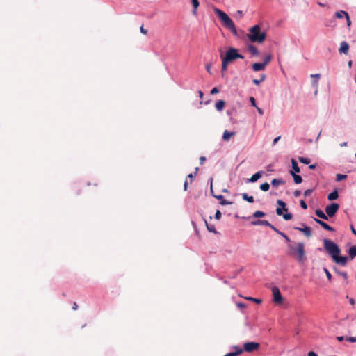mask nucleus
<instances>
[{
    "label": "nucleus",
    "mask_w": 356,
    "mask_h": 356,
    "mask_svg": "<svg viewBox=\"0 0 356 356\" xmlns=\"http://www.w3.org/2000/svg\"><path fill=\"white\" fill-rule=\"evenodd\" d=\"M221 216H222V213L220 212V210H217L216 213H215V216H214V218L216 220H220V218H221Z\"/></svg>",
    "instance_id": "nucleus-42"
},
{
    "label": "nucleus",
    "mask_w": 356,
    "mask_h": 356,
    "mask_svg": "<svg viewBox=\"0 0 356 356\" xmlns=\"http://www.w3.org/2000/svg\"><path fill=\"white\" fill-rule=\"evenodd\" d=\"M320 76H321L320 74H315L311 75V77L312 79H314L312 81V86L314 87L318 88V79H319Z\"/></svg>",
    "instance_id": "nucleus-24"
},
{
    "label": "nucleus",
    "mask_w": 356,
    "mask_h": 356,
    "mask_svg": "<svg viewBox=\"0 0 356 356\" xmlns=\"http://www.w3.org/2000/svg\"><path fill=\"white\" fill-rule=\"evenodd\" d=\"M335 16L338 19H342L343 17L348 18V14L347 12L343 10H339L335 13Z\"/></svg>",
    "instance_id": "nucleus-26"
},
{
    "label": "nucleus",
    "mask_w": 356,
    "mask_h": 356,
    "mask_svg": "<svg viewBox=\"0 0 356 356\" xmlns=\"http://www.w3.org/2000/svg\"><path fill=\"white\" fill-rule=\"evenodd\" d=\"M213 10L222 21L224 26L227 28L234 35H237V31L232 19L222 10L214 8Z\"/></svg>",
    "instance_id": "nucleus-3"
},
{
    "label": "nucleus",
    "mask_w": 356,
    "mask_h": 356,
    "mask_svg": "<svg viewBox=\"0 0 356 356\" xmlns=\"http://www.w3.org/2000/svg\"><path fill=\"white\" fill-rule=\"evenodd\" d=\"M266 66L263 64V63H254L252 64V70L254 72H259L264 70Z\"/></svg>",
    "instance_id": "nucleus-19"
},
{
    "label": "nucleus",
    "mask_w": 356,
    "mask_h": 356,
    "mask_svg": "<svg viewBox=\"0 0 356 356\" xmlns=\"http://www.w3.org/2000/svg\"><path fill=\"white\" fill-rule=\"evenodd\" d=\"M196 175V172H193V173H190L188 175V177L191 179V181H192L193 179L194 178V177Z\"/></svg>",
    "instance_id": "nucleus-52"
},
{
    "label": "nucleus",
    "mask_w": 356,
    "mask_h": 356,
    "mask_svg": "<svg viewBox=\"0 0 356 356\" xmlns=\"http://www.w3.org/2000/svg\"><path fill=\"white\" fill-rule=\"evenodd\" d=\"M260 189L263 191H268L270 189V184L267 182L263 183L260 185Z\"/></svg>",
    "instance_id": "nucleus-34"
},
{
    "label": "nucleus",
    "mask_w": 356,
    "mask_h": 356,
    "mask_svg": "<svg viewBox=\"0 0 356 356\" xmlns=\"http://www.w3.org/2000/svg\"><path fill=\"white\" fill-rule=\"evenodd\" d=\"M204 220V222H205V225H206V227H207V230L209 232H212V233H214V234H218V232L216 231V228H215V226L213 225H209L207 220Z\"/></svg>",
    "instance_id": "nucleus-28"
},
{
    "label": "nucleus",
    "mask_w": 356,
    "mask_h": 356,
    "mask_svg": "<svg viewBox=\"0 0 356 356\" xmlns=\"http://www.w3.org/2000/svg\"><path fill=\"white\" fill-rule=\"evenodd\" d=\"M225 105V101L220 99L216 102L215 106L218 111H222L224 108Z\"/></svg>",
    "instance_id": "nucleus-29"
},
{
    "label": "nucleus",
    "mask_w": 356,
    "mask_h": 356,
    "mask_svg": "<svg viewBox=\"0 0 356 356\" xmlns=\"http://www.w3.org/2000/svg\"><path fill=\"white\" fill-rule=\"evenodd\" d=\"M250 104H251V106H253V107H257V102H256V99H254V97H250Z\"/></svg>",
    "instance_id": "nucleus-40"
},
{
    "label": "nucleus",
    "mask_w": 356,
    "mask_h": 356,
    "mask_svg": "<svg viewBox=\"0 0 356 356\" xmlns=\"http://www.w3.org/2000/svg\"><path fill=\"white\" fill-rule=\"evenodd\" d=\"M285 182L282 179H273L271 181V184L273 186H277L280 184H284Z\"/></svg>",
    "instance_id": "nucleus-32"
},
{
    "label": "nucleus",
    "mask_w": 356,
    "mask_h": 356,
    "mask_svg": "<svg viewBox=\"0 0 356 356\" xmlns=\"http://www.w3.org/2000/svg\"><path fill=\"white\" fill-rule=\"evenodd\" d=\"M346 340L351 343H355L356 342V337H348L346 338Z\"/></svg>",
    "instance_id": "nucleus-44"
},
{
    "label": "nucleus",
    "mask_w": 356,
    "mask_h": 356,
    "mask_svg": "<svg viewBox=\"0 0 356 356\" xmlns=\"http://www.w3.org/2000/svg\"><path fill=\"white\" fill-rule=\"evenodd\" d=\"M235 135L234 131H229L225 130L222 134V140L225 141H229L230 138Z\"/></svg>",
    "instance_id": "nucleus-21"
},
{
    "label": "nucleus",
    "mask_w": 356,
    "mask_h": 356,
    "mask_svg": "<svg viewBox=\"0 0 356 356\" xmlns=\"http://www.w3.org/2000/svg\"><path fill=\"white\" fill-rule=\"evenodd\" d=\"M346 178H347V175H346L337 174L336 175V181H341L346 179Z\"/></svg>",
    "instance_id": "nucleus-36"
},
{
    "label": "nucleus",
    "mask_w": 356,
    "mask_h": 356,
    "mask_svg": "<svg viewBox=\"0 0 356 356\" xmlns=\"http://www.w3.org/2000/svg\"><path fill=\"white\" fill-rule=\"evenodd\" d=\"M291 170H290L289 173L291 175L296 174L300 172V169L298 166V162L294 159H292L291 161Z\"/></svg>",
    "instance_id": "nucleus-15"
},
{
    "label": "nucleus",
    "mask_w": 356,
    "mask_h": 356,
    "mask_svg": "<svg viewBox=\"0 0 356 356\" xmlns=\"http://www.w3.org/2000/svg\"><path fill=\"white\" fill-rule=\"evenodd\" d=\"M206 161V157L205 156H201L200 158V164H202L204 163V161Z\"/></svg>",
    "instance_id": "nucleus-58"
},
{
    "label": "nucleus",
    "mask_w": 356,
    "mask_h": 356,
    "mask_svg": "<svg viewBox=\"0 0 356 356\" xmlns=\"http://www.w3.org/2000/svg\"><path fill=\"white\" fill-rule=\"evenodd\" d=\"M248 49L253 56H258L259 54L258 49L253 44H249Z\"/></svg>",
    "instance_id": "nucleus-25"
},
{
    "label": "nucleus",
    "mask_w": 356,
    "mask_h": 356,
    "mask_svg": "<svg viewBox=\"0 0 356 356\" xmlns=\"http://www.w3.org/2000/svg\"><path fill=\"white\" fill-rule=\"evenodd\" d=\"M293 178V181L296 184H299L300 183H302V178L300 175H298L297 173L296 174H293V175H291Z\"/></svg>",
    "instance_id": "nucleus-30"
},
{
    "label": "nucleus",
    "mask_w": 356,
    "mask_h": 356,
    "mask_svg": "<svg viewBox=\"0 0 356 356\" xmlns=\"http://www.w3.org/2000/svg\"><path fill=\"white\" fill-rule=\"evenodd\" d=\"M256 108H257V109L258 113H259L260 115H263V114H264V111H263L261 108H259V107H257V106Z\"/></svg>",
    "instance_id": "nucleus-61"
},
{
    "label": "nucleus",
    "mask_w": 356,
    "mask_h": 356,
    "mask_svg": "<svg viewBox=\"0 0 356 356\" xmlns=\"http://www.w3.org/2000/svg\"><path fill=\"white\" fill-rule=\"evenodd\" d=\"M280 236H281L282 237H283V238H284V239H285V241H286L287 243H289H289H291V239L289 238V236H288L285 233L282 232V233L280 234Z\"/></svg>",
    "instance_id": "nucleus-41"
},
{
    "label": "nucleus",
    "mask_w": 356,
    "mask_h": 356,
    "mask_svg": "<svg viewBox=\"0 0 356 356\" xmlns=\"http://www.w3.org/2000/svg\"><path fill=\"white\" fill-rule=\"evenodd\" d=\"M337 339L338 341H342L344 340V337L339 336V337H337Z\"/></svg>",
    "instance_id": "nucleus-60"
},
{
    "label": "nucleus",
    "mask_w": 356,
    "mask_h": 356,
    "mask_svg": "<svg viewBox=\"0 0 356 356\" xmlns=\"http://www.w3.org/2000/svg\"><path fill=\"white\" fill-rule=\"evenodd\" d=\"M266 33L261 31L260 26L256 24L249 29V33L247 34L248 40L252 42L262 43L266 38Z\"/></svg>",
    "instance_id": "nucleus-2"
},
{
    "label": "nucleus",
    "mask_w": 356,
    "mask_h": 356,
    "mask_svg": "<svg viewBox=\"0 0 356 356\" xmlns=\"http://www.w3.org/2000/svg\"><path fill=\"white\" fill-rule=\"evenodd\" d=\"M349 257L353 259L356 257V245H352L348 250Z\"/></svg>",
    "instance_id": "nucleus-23"
},
{
    "label": "nucleus",
    "mask_w": 356,
    "mask_h": 356,
    "mask_svg": "<svg viewBox=\"0 0 356 356\" xmlns=\"http://www.w3.org/2000/svg\"><path fill=\"white\" fill-rule=\"evenodd\" d=\"M264 174V171H262V170L258 171L256 173H254V175H252V177L246 181V182L247 183H254L259 179H260Z\"/></svg>",
    "instance_id": "nucleus-14"
},
{
    "label": "nucleus",
    "mask_w": 356,
    "mask_h": 356,
    "mask_svg": "<svg viewBox=\"0 0 356 356\" xmlns=\"http://www.w3.org/2000/svg\"><path fill=\"white\" fill-rule=\"evenodd\" d=\"M348 49H349V44L345 41L342 42L340 44V47L339 49V52L343 53L344 54H347L348 52Z\"/></svg>",
    "instance_id": "nucleus-17"
},
{
    "label": "nucleus",
    "mask_w": 356,
    "mask_h": 356,
    "mask_svg": "<svg viewBox=\"0 0 356 356\" xmlns=\"http://www.w3.org/2000/svg\"><path fill=\"white\" fill-rule=\"evenodd\" d=\"M315 214L316 216L321 218V220H328V218H327V216L326 214V213H324L321 209H318L315 211Z\"/></svg>",
    "instance_id": "nucleus-18"
},
{
    "label": "nucleus",
    "mask_w": 356,
    "mask_h": 356,
    "mask_svg": "<svg viewBox=\"0 0 356 356\" xmlns=\"http://www.w3.org/2000/svg\"><path fill=\"white\" fill-rule=\"evenodd\" d=\"M245 299L248 300H250V301H252V302H256L257 304H259V303L261 302V299L256 298L246 297Z\"/></svg>",
    "instance_id": "nucleus-39"
},
{
    "label": "nucleus",
    "mask_w": 356,
    "mask_h": 356,
    "mask_svg": "<svg viewBox=\"0 0 356 356\" xmlns=\"http://www.w3.org/2000/svg\"><path fill=\"white\" fill-rule=\"evenodd\" d=\"M339 204L336 202H332L327 205L325 208V212L326 213L327 218H332L334 216L339 210Z\"/></svg>",
    "instance_id": "nucleus-6"
},
{
    "label": "nucleus",
    "mask_w": 356,
    "mask_h": 356,
    "mask_svg": "<svg viewBox=\"0 0 356 356\" xmlns=\"http://www.w3.org/2000/svg\"><path fill=\"white\" fill-rule=\"evenodd\" d=\"M252 82H253V83H254V85L258 86V85H259V84H260V83L261 82V80L254 79H253V80H252Z\"/></svg>",
    "instance_id": "nucleus-51"
},
{
    "label": "nucleus",
    "mask_w": 356,
    "mask_h": 356,
    "mask_svg": "<svg viewBox=\"0 0 356 356\" xmlns=\"http://www.w3.org/2000/svg\"><path fill=\"white\" fill-rule=\"evenodd\" d=\"M220 58L222 59V69L221 72L223 73L227 70V65L229 63L234 60L241 58H244V56L238 53V50L234 47H229L225 55L220 54Z\"/></svg>",
    "instance_id": "nucleus-1"
},
{
    "label": "nucleus",
    "mask_w": 356,
    "mask_h": 356,
    "mask_svg": "<svg viewBox=\"0 0 356 356\" xmlns=\"http://www.w3.org/2000/svg\"><path fill=\"white\" fill-rule=\"evenodd\" d=\"M234 348L236 349V351L229 352V353H227L226 355H225L224 356H238L240 354H241L243 352V349H241L238 346H234Z\"/></svg>",
    "instance_id": "nucleus-20"
},
{
    "label": "nucleus",
    "mask_w": 356,
    "mask_h": 356,
    "mask_svg": "<svg viewBox=\"0 0 356 356\" xmlns=\"http://www.w3.org/2000/svg\"><path fill=\"white\" fill-rule=\"evenodd\" d=\"M309 168L310 170H314L316 168V164H311L309 165Z\"/></svg>",
    "instance_id": "nucleus-59"
},
{
    "label": "nucleus",
    "mask_w": 356,
    "mask_h": 356,
    "mask_svg": "<svg viewBox=\"0 0 356 356\" xmlns=\"http://www.w3.org/2000/svg\"><path fill=\"white\" fill-rule=\"evenodd\" d=\"M252 225H263L270 227L271 226V223H270L268 220H260L257 219L251 222Z\"/></svg>",
    "instance_id": "nucleus-16"
},
{
    "label": "nucleus",
    "mask_w": 356,
    "mask_h": 356,
    "mask_svg": "<svg viewBox=\"0 0 356 356\" xmlns=\"http://www.w3.org/2000/svg\"><path fill=\"white\" fill-rule=\"evenodd\" d=\"M298 160L303 164H309L310 163V159L307 157L300 156L298 158Z\"/></svg>",
    "instance_id": "nucleus-35"
},
{
    "label": "nucleus",
    "mask_w": 356,
    "mask_h": 356,
    "mask_svg": "<svg viewBox=\"0 0 356 356\" xmlns=\"http://www.w3.org/2000/svg\"><path fill=\"white\" fill-rule=\"evenodd\" d=\"M300 195H301V191H299V190H296V191H294V196H295V197H297L300 196Z\"/></svg>",
    "instance_id": "nucleus-53"
},
{
    "label": "nucleus",
    "mask_w": 356,
    "mask_h": 356,
    "mask_svg": "<svg viewBox=\"0 0 356 356\" xmlns=\"http://www.w3.org/2000/svg\"><path fill=\"white\" fill-rule=\"evenodd\" d=\"M323 245L325 250L332 259H335V257L341 252L339 245L332 240L324 238Z\"/></svg>",
    "instance_id": "nucleus-5"
},
{
    "label": "nucleus",
    "mask_w": 356,
    "mask_h": 356,
    "mask_svg": "<svg viewBox=\"0 0 356 356\" xmlns=\"http://www.w3.org/2000/svg\"><path fill=\"white\" fill-rule=\"evenodd\" d=\"M350 229L352 233L356 236V229L354 228V227L351 225H350Z\"/></svg>",
    "instance_id": "nucleus-56"
},
{
    "label": "nucleus",
    "mask_w": 356,
    "mask_h": 356,
    "mask_svg": "<svg viewBox=\"0 0 356 356\" xmlns=\"http://www.w3.org/2000/svg\"><path fill=\"white\" fill-rule=\"evenodd\" d=\"M272 293L273 297V301L275 303L280 304L282 302L283 298L278 287L273 286L272 288Z\"/></svg>",
    "instance_id": "nucleus-8"
},
{
    "label": "nucleus",
    "mask_w": 356,
    "mask_h": 356,
    "mask_svg": "<svg viewBox=\"0 0 356 356\" xmlns=\"http://www.w3.org/2000/svg\"><path fill=\"white\" fill-rule=\"evenodd\" d=\"M218 92H219V90H218V88H216V87L213 88L211 89V95H216V94H217V93H218Z\"/></svg>",
    "instance_id": "nucleus-49"
},
{
    "label": "nucleus",
    "mask_w": 356,
    "mask_h": 356,
    "mask_svg": "<svg viewBox=\"0 0 356 356\" xmlns=\"http://www.w3.org/2000/svg\"><path fill=\"white\" fill-rule=\"evenodd\" d=\"M191 3L193 6V15H197V9L200 6L199 0H191Z\"/></svg>",
    "instance_id": "nucleus-27"
},
{
    "label": "nucleus",
    "mask_w": 356,
    "mask_h": 356,
    "mask_svg": "<svg viewBox=\"0 0 356 356\" xmlns=\"http://www.w3.org/2000/svg\"><path fill=\"white\" fill-rule=\"evenodd\" d=\"M302 227H295L294 229L302 232L307 237H310L312 236L311 227L307 226L305 223H302Z\"/></svg>",
    "instance_id": "nucleus-11"
},
{
    "label": "nucleus",
    "mask_w": 356,
    "mask_h": 356,
    "mask_svg": "<svg viewBox=\"0 0 356 356\" xmlns=\"http://www.w3.org/2000/svg\"><path fill=\"white\" fill-rule=\"evenodd\" d=\"M300 207L303 209H307V203L304 200H300Z\"/></svg>",
    "instance_id": "nucleus-48"
},
{
    "label": "nucleus",
    "mask_w": 356,
    "mask_h": 356,
    "mask_svg": "<svg viewBox=\"0 0 356 356\" xmlns=\"http://www.w3.org/2000/svg\"><path fill=\"white\" fill-rule=\"evenodd\" d=\"M210 181H211V192L212 193L213 197H214L216 199H217L218 200H220V204L221 205L232 204V202H230V201L225 200L224 199V196L222 195H214L213 194V187H212V181H213V178L212 177L210 178Z\"/></svg>",
    "instance_id": "nucleus-9"
},
{
    "label": "nucleus",
    "mask_w": 356,
    "mask_h": 356,
    "mask_svg": "<svg viewBox=\"0 0 356 356\" xmlns=\"http://www.w3.org/2000/svg\"><path fill=\"white\" fill-rule=\"evenodd\" d=\"M242 198H243V200L247 201V202H248L250 203H252L254 201L253 196L248 195L245 193L242 194Z\"/></svg>",
    "instance_id": "nucleus-31"
},
{
    "label": "nucleus",
    "mask_w": 356,
    "mask_h": 356,
    "mask_svg": "<svg viewBox=\"0 0 356 356\" xmlns=\"http://www.w3.org/2000/svg\"><path fill=\"white\" fill-rule=\"evenodd\" d=\"M140 32L143 34H146L147 31L146 29H144L143 26H142L140 27Z\"/></svg>",
    "instance_id": "nucleus-57"
},
{
    "label": "nucleus",
    "mask_w": 356,
    "mask_h": 356,
    "mask_svg": "<svg viewBox=\"0 0 356 356\" xmlns=\"http://www.w3.org/2000/svg\"><path fill=\"white\" fill-rule=\"evenodd\" d=\"M308 356H318V355L314 351H309L308 353Z\"/></svg>",
    "instance_id": "nucleus-55"
},
{
    "label": "nucleus",
    "mask_w": 356,
    "mask_h": 356,
    "mask_svg": "<svg viewBox=\"0 0 356 356\" xmlns=\"http://www.w3.org/2000/svg\"><path fill=\"white\" fill-rule=\"evenodd\" d=\"M349 302L350 303V305H354L355 303V301L353 298H351L349 299Z\"/></svg>",
    "instance_id": "nucleus-62"
},
{
    "label": "nucleus",
    "mask_w": 356,
    "mask_h": 356,
    "mask_svg": "<svg viewBox=\"0 0 356 356\" xmlns=\"http://www.w3.org/2000/svg\"><path fill=\"white\" fill-rule=\"evenodd\" d=\"M272 59V56L270 54H268L266 56V57L264 58V62H263V64L266 66L269 62Z\"/></svg>",
    "instance_id": "nucleus-38"
},
{
    "label": "nucleus",
    "mask_w": 356,
    "mask_h": 356,
    "mask_svg": "<svg viewBox=\"0 0 356 356\" xmlns=\"http://www.w3.org/2000/svg\"><path fill=\"white\" fill-rule=\"evenodd\" d=\"M277 204L279 206V207L276 209V213L277 216H281L283 214L284 211H287L288 209L286 207V204L283 200H277Z\"/></svg>",
    "instance_id": "nucleus-10"
},
{
    "label": "nucleus",
    "mask_w": 356,
    "mask_h": 356,
    "mask_svg": "<svg viewBox=\"0 0 356 356\" xmlns=\"http://www.w3.org/2000/svg\"><path fill=\"white\" fill-rule=\"evenodd\" d=\"M348 257L347 256H341L338 254L333 261L338 264H341L342 266H345L347 264Z\"/></svg>",
    "instance_id": "nucleus-13"
},
{
    "label": "nucleus",
    "mask_w": 356,
    "mask_h": 356,
    "mask_svg": "<svg viewBox=\"0 0 356 356\" xmlns=\"http://www.w3.org/2000/svg\"><path fill=\"white\" fill-rule=\"evenodd\" d=\"M188 181L187 179L185 180L184 183V191H187L188 189Z\"/></svg>",
    "instance_id": "nucleus-54"
},
{
    "label": "nucleus",
    "mask_w": 356,
    "mask_h": 356,
    "mask_svg": "<svg viewBox=\"0 0 356 356\" xmlns=\"http://www.w3.org/2000/svg\"><path fill=\"white\" fill-rule=\"evenodd\" d=\"M280 138H281L280 136L275 138L273 141V145H275L277 143V142L280 140Z\"/></svg>",
    "instance_id": "nucleus-50"
},
{
    "label": "nucleus",
    "mask_w": 356,
    "mask_h": 356,
    "mask_svg": "<svg viewBox=\"0 0 356 356\" xmlns=\"http://www.w3.org/2000/svg\"><path fill=\"white\" fill-rule=\"evenodd\" d=\"M314 218V220L319 225H321L324 229L325 230H327V231H330V232H334V229L331 227L330 225H329L327 223H326L325 222H324L323 220L319 219V218Z\"/></svg>",
    "instance_id": "nucleus-12"
},
{
    "label": "nucleus",
    "mask_w": 356,
    "mask_h": 356,
    "mask_svg": "<svg viewBox=\"0 0 356 356\" xmlns=\"http://www.w3.org/2000/svg\"><path fill=\"white\" fill-rule=\"evenodd\" d=\"M339 197L338 191L334 189L333 191L327 195V199L330 201H334Z\"/></svg>",
    "instance_id": "nucleus-22"
},
{
    "label": "nucleus",
    "mask_w": 356,
    "mask_h": 356,
    "mask_svg": "<svg viewBox=\"0 0 356 356\" xmlns=\"http://www.w3.org/2000/svg\"><path fill=\"white\" fill-rule=\"evenodd\" d=\"M337 273L339 275L342 276L343 278H345V279H347V278H348V274H347V273H346V272H340V271H339V270H337Z\"/></svg>",
    "instance_id": "nucleus-47"
},
{
    "label": "nucleus",
    "mask_w": 356,
    "mask_h": 356,
    "mask_svg": "<svg viewBox=\"0 0 356 356\" xmlns=\"http://www.w3.org/2000/svg\"><path fill=\"white\" fill-rule=\"evenodd\" d=\"M312 191H313L312 189H307V190L304 191L303 195L306 197L312 194Z\"/></svg>",
    "instance_id": "nucleus-46"
},
{
    "label": "nucleus",
    "mask_w": 356,
    "mask_h": 356,
    "mask_svg": "<svg viewBox=\"0 0 356 356\" xmlns=\"http://www.w3.org/2000/svg\"><path fill=\"white\" fill-rule=\"evenodd\" d=\"M266 216V213L262 211H256L255 212H254L252 216L254 218H262V217H264Z\"/></svg>",
    "instance_id": "nucleus-33"
},
{
    "label": "nucleus",
    "mask_w": 356,
    "mask_h": 356,
    "mask_svg": "<svg viewBox=\"0 0 356 356\" xmlns=\"http://www.w3.org/2000/svg\"><path fill=\"white\" fill-rule=\"evenodd\" d=\"M348 145V143L347 142H343L340 144V147H346Z\"/></svg>",
    "instance_id": "nucleus-64"
},
{
    "label": "nucleus",
    "mask_w": 356,
    "mask_h": 356,
    "mask_svg": "<svg viewBox=\"0 0 356 356\" xmlns=\"http://www.w3.org/2000/svg\"><path fill=\"white\" fill-rule=\"evenodd\" d=\"M281 216H282V218H284V220H291V219H292V218H293V215H292V213H288V212H286V213H283V214H282V215H281Z\"/></svg>",
    "instance_id": "nucleus-37"
},
{
    "label": "nucleus",
    "mask_w": 356,
    "mask_h": 356,
    "mask_svg": "<svg viewBox=\"0 0 356 356\" xmlns=\"http://www.w3.org/2000/svg\"><path fill=\"white\" fill-rule=\"evenodd\" d=\"M269 227H270L275 232H276L277 234H278L279 235H280L282 232L280 231L277 228H276L274 225H273L271 224V226H270Z\"/></svg>",
    "instance_id": "nucleus-45"
},
{
    "label": "nucleus",
    "mask_w": 356,
    "mask_h": 356,
    "mask_svg": "<svg viewBox=\"0 0 356 356\" xmlns=\"http://www.w3.org/2000/svg\"><path fill=\"white\" fill-rule=\"evenodd\" d=\"M259 348V343L257 342L250 341L246 342L243 344V350L248 353H252L258 350Z\"/></svg>",
    "instance_id": "nucleus-7"
},
{
    "label": "nucleus",
    "mask_w": 356,
    "mask_h": 356,
    "mask_svg": "<svg viewBox=\"0 0 356 356\" xmlns=\"http://www.w3.org/2000/svg\"><path fill=\"white\" fill-rule=\"evenodd\" d=\"M203 95H204V94H203L202 91V90H199L198 91V96H199V97L200 98H202Z\"/></svg>",
    "instance_id": "nucleus-63"
},
{
    "label": "nucleus",
    "mask_w": 356,
    "mask_h": 356,
    "mask_svg": "<svg viewBox=\"0 0 356 356\" xmlns=\"http://www.w3.org/2000/svg\"><path fill=\"white\" fill-rule=\"evenodd\" d=\"M323 270H324V272L325 273V275H326V277H327V279H328L329 280H331V279H332V275H331V273H330V271H329L327 268H323Z\"/></svg>",
    "instance_id": "nucleus-43"
},
{
    "label": "nucleus",
    "mask_w": 356,
    "mask_h": 356,
    "mask_svg": "<svg viewBox=\"0 0 356 356\" xmlns=\"http://www.w3.org/2000/svg\"><path fill=\"white\" fill-rule=\"evenodd\" d=\"M289 252L288 254L291 256H296L299 262H302L306 259L305 255V245L303 243H298L297 245L289 243L288 244Z\"/></svg>",
    "instance_id": "nucleus-4"
}]
</instances>
